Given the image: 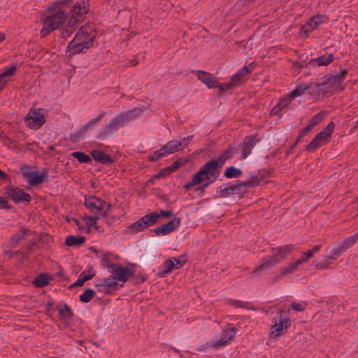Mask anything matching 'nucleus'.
Instances as JSON below:
<instances>
[{
  "instance_id": "f257e3e1",
  "label": "nucleus",
  "mask_w": 358,
  "mask_h": 358,
  "mask_svg": "<svg viewBox=\"0 0 358 358\" xmlns=\"http://www.w3.org/2000/svg\"><path fill=\"white\" fill-rule=\"evenodd\" d=\"M70 7V0H59L48 8L49 15L45 17L43 22V28L40 32L41 38L45 37L64 24Z\"/></svg>"
},
{
  "instance_id": "f03ea898",
  "label": "nucleus",
  "mask_w": 358,
  "mask_h": 358,
  "mask_svg": "<svg viewBox=\"0 0 358 358\" xmlns=\"http://www.w3.org/2000/svg\"><path fill=\"white\" fill-rule=\"evenodd\" d=\"M221 166L215 159H211L204 164L199 170L193 175L190 181L184 185V189L187 191L192 187L201 184L204 181V178H215L217 179L220 175Z\"/></svg>"
},
{
  "instance_id": "7ed1b4c3",
  "label": "nucleus",
  "mask_w": 358,
  "mask_h": 358,
  "mask_svg": "<svg viewBox=\"0 0 358 358\" xmlns=\"http://www.w3.org/2000/svg\"><path fill=\"white\" fill-rule=\"evenodd\" d=\"M70 8L68 9L67 23L65 25L67 28H73L76 30V24L82 20L83 15L89 11L88 1L72 3L70 1Z\"/></svg>"
},
{
  "instance_id": "20e7f679",
  "label": "nucleus",
  "mask_w": 358,
  "mask_h": 358,
  "mask_svg": "<svg viewBox=\"0 0 358 358\" xmlns=\"http://www.w3.org/2000/svg\"><path fill=\"white\" fill-rule=\"evenodd\" d=\"M347 75L348 70L346 69H342L340 70L339 73L336 75L328 73L324 76L322 80L327 83V88L329 92L332 89L342 91L344 90V87L341 86V83L345 80Z\"/></svg>"
},
{
  "instance_id": "39448f33",
  "label": "nucleus",
  "mask_w": 358,
  "mask_h": 358,
  "mask_svg": "<svg viewBox=\"0 0 358 358\" xmlns=\"http://www.w3.org/2000/svg\"><path fill=\"white\" fill-rule=\"evenodd\" d=\"M3 194L8 199H11L15 203L22 201L29 203L31 200V196L29 193H26L22 189L13 185L6 186L4 188Z\"/></svg>"
},
{
  "instance_id": "423d86ee",
  "label": "nucleus",
  "mask_w": 358,
  "mask_h": 358,
  "mask_svg": "<svg viewBox=\"0 0 358 358\" xmlns=\"http://www.w3.org/2000/svg\"><path fill=\"white\" fill-rule=\"evenodd\" d=\"M41 111V108L36 110L30 109L24 118L27 127L33 129H38L45 123V117Z\"/></svg>"
},
{
  "instance_id": "0eeeda50",
  "label": "nucleus",
  "mask_w": 358,
  "mask_h": 358,
  "mask_svg": "<svg viewBox=\"0 0 358 358\" xmlns=\"http://www.w3.org/2000/svg\"><path fill=\"white\" fill-rule=\"evenodd\" d=\"M236 331L237 329L233 327L229 330V331H224L219 340L208 342L206 345H200L198 347V350L203 351L206 350L208 347L213 348L217 345L225 346L229 343V341L234 337Z\"/></svg>"
},
{
  "instance_id": "6e6552de",
  "label": "nucleus",
  "mask_w": 358,
  "mask_h": 358,
  "mask_svg": "<svg viewBox=\"0 0 358 358\" xmlns=\"http://www.w3.org/2000/svg\"><path fill=\"white\" fill-rule=\"evenodd\" d=\"M180 218L176 217L166 224H162L161 226L152 229V231H153L157 236H165L169 234L180 227Z\"/></svg>"
},
{
  "instance_id": "1a4fd4ad",
  "label": "nucleus",
  "mask_w": 358,
  "mask_h": 358,
  "mask_svg": "<svg viewBox=\"0 0 358 358\" xmlns=\"http://www.w3.org/2000/svg\"><path fill=\"white\" fill-rule=\"evenodd\" d=\"M155 220V217L150 216L148 213L131 224L129 226V229L135 233L142 231L150 226L153 225Z\"/></svg>"
},
{
  "instance_id": "9d476101",
  "label": "nucleus",
  "mask_w": 358,
  "mask_h": 358,
  "mask_svg": "<svg viewBox=\"0 0 358 358\" xmlns=\"http://www.w3.org/2000/svg\"><path fill=\"white\" fill-rule=\"evenodd\" d=\"M254 67V62H252L248 66H244L238 72L231 77V82L235 87L241 85L250 76L251 69Z\"/></svg>"
},
{
  "instance_id": "9b49d317",
  "label": "nucleus",
  "mask_w": 358,
  "mask_h": 358,
  "mask_svg": "<svg viewBox=\"0 0 358 358\" xmlns=\"http://www.w3.org/2000/svg\"><path fill=\"white\" fill-rule=\"evenodd\" d=\"M23 174L27 178L29 184L31 186H36L44 182H48V176L39 171H26Z\"/></svg>"
},
{
  "instance_id": "f8f14e48",
  "label": "nucleus",
  "mask_w": 358,
  "mask_h": 358,
  "mask_svg": "<svg viewBox=\"0 0 358 358\" xmlns=\"http://www.w3.org/2000/svg\"><path fill=\"white\" fill-rule=\"evenodd\" d=\"M106 267L108 269H111L110 272L113 273V279H116V280L121 281L123 283L127 281V278L125 273V267L117 264L110 263V262H108Z\"/></svg>"
},
{
  "instance_id": "ddd939ff",
  "label": "nucleus",
  "mask_w": 358,
  "mask_h": 358,
  "mask_svg": "<svg viewBox=\"0 0 358 358\" xmlns=\"http://www.w3.org/2000/svg\"><path fill=\"white\" fill-rule=\"evenodd\" d=\"M192 73H195L197 78L205 84L209 89L213 88L215 84L217 83V78L208 72L197 70L193 71Z\"/></svg>"
},
{
  "instance_id": "4468645a",
  "label": "nucleus",
  "mask_w": 358,
  "mask_h": 358,
  "mask_svg": "<svg viewBox=\"0 0 358 358\" xmlns=\"http://www.w3.org/2000/svg\"><path fill=\"white\" fill-rule=\"evenodd\" d=\"M279 262L280 259H278L276 256H274L273 255H272L271 257L268 258H264L262 260V263L259 264V266L257 268H255L250 273V275H259L260 272L273 267Z\"/></svg>"
},
{
  "instance_id": "2eb2a0df",
  "label": "nucleus",
  "mask_w": 358,
  "mask_h": 358,
  "mask_svg": "<svg viewBox=\"0 0 358 358\" xmlns=\"http://www.w3.org/2000/svg\"><path fill=\"white\" fill-rule=\"evenodd\" d=\"M227 187H219L216 189V194L217 197L224 198L233 194H240V187L237 185V183L229 185V183L227 184Z\"/></svg>"
},
{
  "instance_id": "dca6fc26",
  "label": "nucleus",
  "mask_w": 358,
  "mask_h": 358,
  "mask_svg": "<svg viewBox=\"0 0 358 358\" xmlns=\"http://www.w3.org/2000/svg\"><path fill=\"white\" fill-rule=\"evenodd\" d=\"M92 46V42L90 41L87 43H80V42H78V41L73 39V41L69 43L67 47V52L75 55L83 52L84 49L87 50Z\"/></svg>"
},
{
  "instance_id": "f3484780",
  "label": "nucleus",
  "mask_w": 358,
  "mask_h": 358,
  "mask_svg": "<svg viewBox=\"0 0 358 358\" xmlns=\"http://www.w3.org/2000/svg\"><path fill=\"white\" fill-rule=\"evenodd\" d=\"M259 141L254 136H246L243 140V149L241 158L245 159L249 155L251 154L252 148L255 146L256 143Z\"/></svg>"
},
{
  "instance_id": "a211bd4d",
  "label": "nucleus",
  "mask_w": 358,
  "mask_h": 358,
  "mask_svg": "<svg viewBox=\"0 0 358 358\" xmlns=\"http://www.w3.org/2000/svg\"><path fill=\"white\" fill-rule=\"evenodd\" d=\"M91 157L93 159L102 164H113L115 160L110 157L108 155L100 150H93L90 152Z\"/></svg>"
},
{
  "instance_id": "6ab92c4d",
  "label": "nucleus",
  "mask_w": 358,
  "mask_h": 358,
  "mask_svg": "<svg viewBox=\"0 0 358 358\" xmlns=\"http://www.w3.org/2000/svg\"><path fill=\"white\" fill-rule=\"evenodd\" d=\"M103 200L97 198L96 196H90L85 197V206L90 210L91 213H100V207L102 204Z\"/></svg>"
},
{
  "instance_id": "aec40b11",
  "label": "nucleus",
  "mask_w": 358,
  "mask_h": 358,
  "mask_svg": "<svg viewBox=\"0 0 358 358\" xmlns=\"http://www.w3.org/2000/svg\"><path fill=\"white\" fill-rule=\"evenodd\" d=\"M327 83L324 82L322 78L319 82H311L307 85V86H310L308 94L310 96L313 95H320V92H328V90L327 88Z\"/></svg>"
},
{
  "instance_id": "412c9836",
  "label": "nucleus",
  "mask_w": 358,
  "mask_h": 358,
  "mask_svg": "<svg viewBox=\"0 0 358 358\" xmlns=\"http://www.w3.org/2000/svg\"><path fill=\"white\" fill-rule=\"evenodd\" d=\"M95 37V34L89 33L88 28L86 26H82L78 31L76 33L73 40L80 42V43H87L91 41L93 43V40Z\"/></svg>"
},
{
  "instance_id": "4be33fe9",
  "label": "nucleus",
  "mask_w": 358,
  "mask_h": 358,
  "mask_svg": "<svg viewBox=\"0 0 358 358\" xmlns=\"http://www.w3.org/2000/svg\"><path fill=\"white\" fill-rule=\"evenodd\" d=\"M334 59L332 53L329 54L327 56H321L317 58L310 59L308 64L312 66H327L331 63Z\"/></svg>"
},
{
  "instance_id": "5701e85b",
  "label": "nucleus",
  "mask_w": 358,
  "mask_h": 358,
  "mask_svg": "<svg viewBox=\"0 0 358 358\" xmlns=\"http://www.w3.org/2000/svg\"><path fill=\"white\" fill-rule=\"evenodd\" d=\"M291 98L287 94L283 96L278 103L271 109V115H275L280 113V112L286 108L292 101Z\"/></svg>"
},
{
  "instance_id": "b1692460",
  "label": "nucleus",
  "mask_w": 358,
  "mask_h": 358,
  "mask_svg": "<svg viewBox=\"0 0 358 358\" xmlns=\"http://www.w3.org/2000/svg\"><path fill=\"white\" fill-rule=\"evenodd\" d=\"M236 152H237V150L235 148H234L232 146H229L223 151L222 154L218 158H217L215 159L217 160V162L219 163V164L222 168V166H224L225 162L228 159L232 158L233 155Z\"/></svg>"
},
{
  "instance_id": "393cba45",
  "label": "nucleus",
  "mask_w": 358,
  "mask_h": 358,
  "mask_svg": "<svg viewBox=\"0 0 358 358\" xmlns=\"http://www.w3.org/2000/svg\"><path fill=\"white\" fill-rule=\"evenodd\" d=\"M293 250L292 245H287L282 247H278L276 248H272L271 251L273 252V255L276 256L278 259L280 260L283 259V258L287 256L290 252Z\"/></svg>"
},
{
  "instance_id": "a878e982",
  "label": "nucleus",
  "mask_w": 358,
  "mask_h": 358,
  "mask_svg": "<svg viewBox=\"0 0 358 358\" xmlns=\"http://www.w3.org/2000/svg\"><path fill=\"white\" fill-rule=\"evenodd\" d=\"M56 309L58 310L59 314L62 320H71L73 316V313L70 306L66 303L62 306H57Z\"/></svg>"
},
{
  "instance_id": "bb28decb",
  "label": "nucleus",
  "mask_w": 358,
  "mask_h": 358,
  "mask_svg": "<svg viewBox=\"0 0 358 358\" xmlns=\"http://www.w3.org/2000/svg\"><path fill=\"white\" fill-rule=\"evenodd\" d=\"M237 185L240 187V192L242 189H244L246 191L248 189L252 188L255 187H257L258 185V182H257V178H254L253 176H251L250 178L246 181H238ZM241 195L239 196V198H242L243 196V193H241Z\"/></svg>"
},
{
  "instance_id": "cd10ccee",
  "label": "nucleus",
  "mask_w": 358,
  "mask_h": 358,
  "mask_svg": "<svg viewBox=\"0 0 358 358\" xmlns=\"http://www.w3.org/2000/svg\"><path fill=\"white\" fill-rule=\"evenodd\" d=\"M173 269H176L174 262L171 259H167L159 268L158 275L159 277H164L166 275V274L171 273Z\"/></svg>"
},
{
  "instance_id": "c85d7f7f",
  "label": "nucleus",
  "mask_w": 358,
  "mask_h": 358,
  "mask_svg": "<svg viewBox=\"0 0 358 358\" xmlns=\"http://www.w3.org/2000/svg\"><path fill=\"white\" fill-rule=\"evenodd\" d=\"M324 141L321 134H317L306 148L307 152H314L322 145V142Z\"/></svg>"
},
{
  "instance_id": "c756f323",
  "label": "nucleus",
  "mask_w": 358,
  "mask_h": 358,
  "mask_svg": "<svg viewBox=\"0 0 358 358\" xmlns=\"http://www.w3.org/2000/svg\"><path fill=\"white\" fill-rule=\"evenodd\" d=\"M85 236H75L73 235L69 236L66 237L65 240V244L67 246H76L80 247L85 242Z\"/></svg>"
},
{
  "instance_id": "7c9ffc66",
  "label": "nucleus",
  "mask_w": 358,
  "mask_h": 358,
  "mask_svg": "<svg viewBox=\"0 0 358 358\" xmlns=\"http://www.w3.org/2000/svg\"><path fill=\"white\" fill-rule=\"evenodd\" d=\"M179 147H180V144L179 143H174L173 141H171L160 149V152H163L165 157L178 151L179 150Z\"/></svg>"
},
{
  "instance_id": "2f4dec72",
  "label": "nucleus",
  "mask_w": 358,
  "mask_h": 358,
  "mask_svg": "<svg viewBox=\"0 0 358 358\" xmlns=\"http://www.w3.org/2000/svg\"><path fill=\"white\" fill-rule=\"evenodd\" d=\"M144 109L142 108H134L127 112L123 113L127 116V120L129 122L136 120L143 115Z\"/></svg>"
},
{
  "instance_id": "473e14b6",
  "label": "nucleus",
  "mask_w": 358,
  "mask_h": 358,
  "mask_svg": "<svg viewBox=\"0 0 358 358\" xmlns=\"http://www.w3.org/2000/svg\"><path fill=\"white\" fill-rule=\"evenodd\" d=\"M299 265L301 264H297L296 260L295 262L289 264V266L282 268L279 274L275 278V281H278L280 277L294 273Z\"/></svg>"
},
{
  "instance_id": "72a5a7b5",
  "label": "nucleus",
  "mask_w": 358,
  "mask_h": 358,
  "mask_svg": "<svg viewBox=\"0 0 358 358\" xmlns=\"http://www.w3.org/2000/svg\"><path fill=\"white\" fill-rule=\"evenodd\" d=\"M30 232V229L22 228V229L17 234H13L10 240V244L12 245V246L15 247L18 244L19 241L22 239H24L25 238V236Z\"/></svg>"
},
{
  "instance_id": "f704fd0d",
  "label": "nucleus",
  "mask_w": 358,
  "mask_h": 358,
  "mask_svg": "<svg viewBox=\"0 0 358 358\" xmlns=\"http://www.w3.org/2000/svg\"><path fill=\"white\" fill-rule=\"evenodd\" d=\"M110 122L113 124L116 130L120 127L127 125L129 122L127 120V116L123 113L115 116Z\"/></svg>"
},
{
  "instance_id": "c9c22d12",
  "label": "nucleus",
  "mask_w": 358,
  "mask_h": 358,
  "mask_svg": "<svg viewBox=\"0 0 358 358\" xmlns=\"http://www.w3.org/2000/svg\"><path fill=\"white\" fill-rule=\"evenodd\" d=\"M242 171L241 169L236 168L235 166H231L227 167L225 169V171L223 174L224 177L227 178H238L242 175Z\"/></svg>"
},
{
  "instance_id": "e433bc0d",
  "label": "nucleus",
  "mask_w": 358,
  "mask_h": 358,
  "mask_svg": "<svg viewBox=\"0 0 358 358\" xmlns=\"http://www.w3.org/2000/svg\"><path fill=\"white\" fill-rule=\"evenodd\" d=\"M115 131H116L115 128L114 127L113 124L110 122L108 125L103 128V129L97 134L96 137L98 139L105 140Z\"/></svg>"
},
{
  "instance_id": "4c0bfd02",
  "label": "nucleus",
  "mask_w": 358,
  "mask_h": 358,
  "mask_svg": "<svg viewBox=\"0 0 358 358\" xmlns=\"http://www.w3.org/2000/svg\"><path fill=\"white\" fill-rule=\"evenodd\" d=\"M49 277L45 273H41L34 280V284L36 287H43L48 285Z\"/></svg>"
},
{
  "instance_id": "58836bf2",
  "label": "nucleus",
  "mask_w": 358,
  "mask_h": 358,
  "mask_svg": "<svg viewBox=\"0 0 358 358\" xmlns=\"http://www.w3.org/2000/svg\"><path fill=\"white\" fill-rule=\"evenodd\" d=\"M310 86L307 85L301 84L298 85L294 90L291 91L287 95L292 100L294 97L299 96L304 94V92L309 90Z\"/></svg>"
},
{
  "instance_id": "ea45409f",
  "label": "nucleus",
  "mask_w": 358,
  "mask_h": 358,
  "mask_svg": "<svg viewBox=\"0 0 358 358\" xmlns=\"http://www.w3.org/2000/svg\"><path fill=\"white\" fill-rule=\"evenodd\" d=\"M283 334L282 323L276 322L271 328L270 336L274 339Z\"/></svg>"
},
{
  "instance_id": "a19ab883",
  "label": "nucleus",
  "mask_w": 358,
  "mask_h": 358,
  "mask_svg": "<svg viewBox=\"0 0 358 358\" xmlns=\"http://www.w3.org/2000/svg\"><path fill=\"white\" fill-rule=\"evenodd\" d=\"M71 156L82 164H88L92 162L91 157L83 152H74L71 154Z\"/></svg>"
},
{
  "instance_id": "79ce46f5",
  "label": "nucleus",
  "mask_w": 358,
  "mask_h": 358,
  "mask_svg": "<svg viewBox=\"0 0 358 358\" xmlns=\"http://www.w3.org/2000/svg\"><path fill=\"white\" fill-rule=\"evenodd\" d=\"M95 295L94 289L88 288L79 296V300L82 303L90 302Z\"/></svg>"
},
{
  "instance_id": "37998d69",
  "label": "nucleus",
  "mask_w": 358,
  "mask_h": 358,
  "mask_svg": "<svg viewBox=\"0 0 358 358\" xmlns=\"http://www.w3.org/2000/svg\"><path fill=\"white\" fill-rule=\"evenodd\" d=\"M217 179H215V178L210 177V178H204V182L199 184L200 185L196 187V191L200 192V196L203 195V194L205 192V189L207 187H208L211 183L214 182Z\"/></svg>"
},
{
  "instance_id": "c03bdc74",
  "label": "nucleus",
  "mask_w": 358,
  "mask_h": 358,
  "mask_svg": "<svg viewBox=\"0 0 358 358\" xmlns=\"http://www.w3.org/2000/svg\"><path fill=\"white\" fill-rule=\"evenodd\" d=\"M89 129L88 125H83L82 127H80L78 131L71 134L70 135V139L73 142L78 141L83 135L85 134V132Z\"/></svg>"
},
{
  "instance_id": "a18cd8bd",
  "label": "nucleus",
  "mask_w": 358,
  "mask_h": 358,
  "mask_svg": "<svg viewBox=\"0 0 358 358\" xmlns=\"http://www.w3.org/2000/svg\"><path fill=\"white\" fill-rule=\"evenodd\" d=\"M334 128L335 124L333 122H331L326 126V127L322 131H321L318 134H321V136L325 141L331 136Z\"/></svg>"
},
{
  "instance_id": "49530a36",
  "label": "nucleus",
  "mask_w": 358,
  "mask_h": 358,
  "mask_svg": "<svg viewBox=\"0 0 358 358\" xmlns=\"http://www.w3.org/2000/svg\"><path fill=\"white\" fill-rule=\"evenodd\" d=\"M102 280L112 292L117 290L118 282L116 279H113V275L109 278H103Z\"/></svg>"
},
{
  "instance_id": "de8ad7c7",
  "label": "nucleus",
  "mask_w": 358,
  "mask_h": 358,
  "mask_svg": "<svg viewBox=\"0 0 358 358\" xmlns=\"http://www.w3.org/2000/svg\"><path fill=\"white\" fill-rule=\"evenodd\" d=\"M149 214L150 216L155 217V220L153 221L154 224H155L157 222V221L158 220V219L160 217H169L172 216V215H173L172 211L164 210H160L159 213L157 212H152Z\"/></svg>"
},
{
  "instance_id": "09e8293b",
  "label": "nucleus",
  "mask_w": 358,
  "mask_h": 358,
  "mask_svg": "<svg viewBox=\"0 0 358 358\" xmlns=\"http://www.w3.org/2000/svg\"><path fill=\"white\" fill-rule=\"evenodd\" d=\"M324 111L318 113L310 119V122L308 124V125L310 126L311 129H313L315 126H316L321 122V120L324 117Z\"/></svg>"
},
{
  "instance_id": "8fccbe9b",
  "label": "nucleus",
  "mask_w": 358,
  "mask_h": 358,
  "mask_svg": "<svg viewBox=\"0 0 358 358\" xmlns=\"http://www.w3.org/2000/svg\"><path fill=\"white\" fill-rule=\"evenodd\" d=\"M347 250L346 248L342 244L338 248H334L331 251V256L328 257V259H336V258L341 254L344 253Z\"/></svg>"
},
{
  "instance_id": "3c124183",
  "label": "nucleus",
  "mask_w": 358,
  "mask_h": 358,
  "mask_svg": "<svg viewBox=\"0 0 358 358\" xmlns=\"http://www.w3.org/2000/svg\"><path fill=\"white\" fill-rule=\"evenodd\" d=\"M112 205L110 203H108L103 200L102 204L100 207V213L101 216L104 217H107L109 215V213L111 210Z\"/></svg>"
},
{
  "instance_id": "603ef678",
  "label": "nucleus",
  "mask_w": 358,
  "mask_h": 358,
  "mask_svg": "<svg viewBox=\"0 0 358 358\" xmlns=\"http://www.w3.org/2000/svg\"><path fill=\"white\" fill-rule=\"evenodd\" d=\"M15 70H16V67L15 66H12L11 67L6 69L5 71L0 74V82L4 83V85H5L6 81L4 80V78L13 75Z\"/></svg>"
},
{
  "instance_id": "864d4df0",
  "label": "nucleus",
  "mask_w": 358,
  "mask_h": 358,
  "mask_svg": "<svg viewBox=\"0 0 358 358\" xmlns=\"http://www.w3.org/2000/svg\"><path fill=\"white\" fill-rule=\"evenodd\" d=\"M15 70H16V67L15 66H12L11 67L6 69L5 71L0 74V82L4 83V85H5L6 81L4 80V78L13 75Z\"/></svg>"
},
{
  "instance_id": "5fc2aeb1",
  "label": "nucleus",
  "mask_w": 358,
  "mask_h": 358,
  "mask_svg": "<svg viewBox=\"0 0 358 358\" xmlns=\"http://www.w3.org/2000/svg\"><path fill=\"white\" fill-rule=\"evenodd\" d=\"M254 178H257L258 185L260 184L262 180L269 176V171L266 169L259 170L257 173L252 175Z\"/></svg>"
},
{
  "instance_id": "6e6d98bb",
  "label": "nucleus",
  "mask_w": 358,
  "mask_h": 358,
  "mask_svg": "<svg viewBox=\"0 0 358 358\" xmlns=\"http://www.w3.org/2000/svg\"><path fill=\"white\" fill-rule=\"evenodd\" d=\"M99 219L98 216H88L85 218V224L89 225V227H93L95 229H98L99 227L97 226L96 221Z\"/></svg>"
},
{
  "instance_id": "4d7b16f0",
  "label": "nucleus",
  "mask_w": 358,
  "mask_h": 358,
  "mask_svg": "<svg viewBox=\"0 0 358 358\" xmlns=\"http://www.w3.org/2000/svg\"><path fill=\"white\" fill-rule=\"evenodd\" d=\"M187 161H188L187 159L180 157L179 159H178L174 163H173L171 165V167L172 168V169L174 171H176V170L180 169V167L184 166L187 162Z\"/></svg>"
},
{
  "instance_id": "13d9d810",
  "label": "nucleus",
  "mask_w": 358,
  "mask_h": 358,
  "mask_svg": "<svg viewBox=\"0 0 358 358\" xmlns=\"http://www.w3.org/2000/svg\"><path fill=\"white\" fill-rule=\"evenodd\" d=\"M96 287H97V289L99 292L104 293L106 294H112V291L106 286L105 283H103V281L101 280L99 283H96Z\"/></svg>"
},
{
  "instance_id": "bf43d9fd",
  "label": "nucleus",
  "mask_w": 358,
  "mask_h": 358,
  "mask_svg": "<svg viewBox=\"0 0 358 358\" xmlns=\"http://www.w3.org/2000/svg\"><path fill=\"white\" fill-rule=\"evenodd\" d=\"M357 241H358L357 239V236H355V235H353L348 237L343 243V245L348 250V248H351L353 245H355Z\"/></svg>"
},
{
  "instance_id": "052dcab7",
  "label": "nucleus",
  "mask_w": 358,
  "mask_h": 358,
  "mask_svg": "<svg viewBox=\"0 0 358 358\" xmlns=\"http://www.w3.org/2000/svg\"><path fill=\"white\" fill-rule=\"evenodd\" d=\"M171 259L174 262L176 269L180 268L187 262L185 255L180 256L178 258H172Z\"/></svg>"
},
{
  "instance_id": "680f3d73",
  "label": "nucleus",
  "mask_w": 358,
  "mask_h": 358,
  "mask_svg": "<svg viewBox=\"0 0 358 358\" xmlns=\"http://www.w3.org/2000/svg\"><path fill=\"white\" fill-rule=\"evenodd\" d=\"M313 256V254L312 251L310 250H308L303 253L302 257L297 260V264H302L303 263L306 262Z\"/></svg>"
},
{
  "instance_id": "e2e57ef3",
  "label": "nucleus",
  "mask_w": 358,
  "mask_h": 358,
  "mask_svg": "<svg viewBox=\"0 0 358 358\" xmlns=\"http://www.w3.org/2000/svg\"><path fill=\"white\" fill-rule=\"evenodd\" d=\"M163 157H164V153L160 152V149H159V150L152 152L149 155L148 159L151 162H156Z\"/></svg>"
},
{
  "instance_id": "0e129e2a",
  "label": "nucleus",
  "mask_w": 358,
  "mask_h": 358,
  "mask_svg": "<svg viewBox=\"0 0 358 358\" xmlns=\"http://www.w3.org/2000/svg\"><path fill=\"white\" fill-rule=\"evenodd\" d=\"M12 206L8 204V198L1 197L0 196V209H11Z\"/></svg>"
},
{
  "instance_id": "69168bd1",
  "label": "nucleus",
  "mask_w": 358,
  "mask_h": 358,
  "mask_svg": "<svg viewBox=\"0 0 358 358\" xmlns=\"http://www.w3.org/2000/svg\"><path fill=\"white\" fill-rule=\"evenodd\" d=\"M73 28H67L65 27L62 31L61 37L66 39L69 37L73 34Z\"/></svg>"
},
{
  "instance_id": "338daca9",
  "label": "nucleus",
  "mask_w": 358,
  "mask_h": 358,
  "mask_svg": "<svg viewBox=\"0 0 358 358\" xmlns=\"http://www.w3.org/2000/svg\"><path fill=\"white\" fill-rule=\"evenodd\" d=\"M320 18H321V16H319V15L318 16L315 15L310 18L309 22L310 23H312V24L313 25V28L316 29L317 27V26L322 22V21L320 20Z\"/></svg>"
},
{
  "instance_id": "774afa93",
  "label": "nucleus",
  "mask_w": 358,
  "mask_h": 358,
  "mask_svg": "<svg viewBox=\"0 0 358 358\" xmlns=\"http://www.w3.org/2000/svg\"><path fill=\"white\" fill-rule=\"evenodd\" d=\"M193 136V135H190L187 137H185L181 141H177V143L180 144V147H182V148H184L187 146L188 142L192 139Z\"/></svg>"
}]
</instances>
